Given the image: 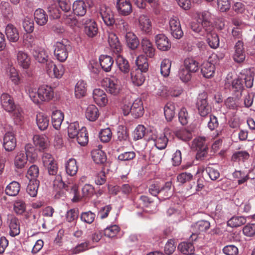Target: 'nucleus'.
Masks as SVG:
<instances>
[{
  "label": "nucleus",
  "instance_id": "obj_1",
  "mask_svg": "<svg viewBox=\"0 0 255 255\" xmlns=\"http://www.w3.org/2000/svg\"><path fill=\"white\" fill-rule=\"evenodd\" d=\"M24 89L31 100L36 104L42 102H48L54 96L52 88L47 85L41 86L37 90L33 84L27 83L24 86Z\"/></svg>",
  "mask_w": 255,
  "mask_h": 255
},
{
  "label": "nucleus",
  "instance_id": "obj_2",
  "mask_svg": "<svg viewBox=\"0 0 255 255\" xmlns=\"http://www.w3.org/2000/svg\"><path fill=\"white\" fill-rule=\"evenodd\" d=\"M67 132L69 138L76 139L78 143L81 145H85L88 142L86 128L83 127L80 129L78 122L70 124L68 127Z\"/></svg>",
  "mask_w": 255,
  "mask_h": 255
},
{
  "label": "nucleus",
  "instance_id": "obj_3",
  "mask_svg": "<svg viewBox=\"0 0 255 255\" xmlns=\"http://www.w3.org/2000/svg\"><path fill=\"white\" fill-rule=\"evenodd\" d=\"M242 80H244L245 85L247 88H250L253 85V75L249 70L244 71L241 74V77L235 79L232 82V88L236 92H239L241 94L244 89Z\"/></svg>",
  "mask_w": 255,
  "mask_h": 255
},
{
  "label": "nucleus",
  "instance_id": "obj_4",
  "mask_svg": "<svg viewBox=\"0 0 255 255\" xmlns=\"http://www.w3.org/2000/svg\"><path fill=\"white\" fill-rule=\"evenodd\" d=\"M0 102L2 107L8 112H12L15 118L21 120L22 110L20 108H16L12 99L7 94H2L0 96Z\"/></svg>",
  "mask_w": 255,
  "mask_h": 255
},
{
  "label": "nucleus",
  "instance_id": "obj_5",
  "mask_svg": "<svg viewBox=\"0 0 255 255\" xmlns=\"http://www.w3.org/2000/svg\"><path fill=\"white\" fill-rule=\"evenodd\" d=\"M103 85L108 93L114 96H117L120 94L122 88L120 80L115 77L104 79Z\"/></svg>",
  "mask_w": 255,
  "mask_h": 255
},
{
  "label": "nucleus",
  "instance_id": "obj_6",
  "mask_svg": "<svg viewBox=\"0 0 255 255\" xmlns=\"http://www.w3.org/2000/svg\"><path fill=\"white\" fill-rule=\"evenodd\" d=\"M70 46L68 41L63 40L57 42L54 45V54L60 62H64L67 58Z\"/></svg>",
  "mask_w": 255,
  "mask_h": 255
},
{
  "label": "nucleus",
  "instance_id": "obj_7",
  "mask_svg": "<svg viewBox=\"0 0 255 255\" xmlns=\"http://www.w3.org/2000/svg\"><path fill=\"white\" fill-rule=\"evenodd\" d=\"M53 186L55 189H65L66 190L68 191L71 190V192L74 195L73 198V202H78L79 199V196L77 195V186L73 184H69L66 185L62 180L61 175L57 174L55 175V179L53 180Z\"/></svg>",
  "mask_w": 255,
  "mask_h": 255
},
{
  "label": "nucleus",
  "instance_id": "obj_8",
  "mask_svg": "<svg viewBox=\"0 0 255 255\" xmlns=\"http://www.w3.org/2000/svg\"><path fill=\"white\" fill-rule=\"evenodd\" d=\"M84 27V33L90 38H93L97 35L98 28L95 21L90 17H85L82 19L81 27Z\"/></svg>",
  "mask_w": 255,
  "mask_h": 255
},
{
  "label": "nucleus",
  "instance_id": "obj_9",
  "mask_svg": "<svg viewBox=\"0 0 255 255\" xmlns=\"http://www.w3.org/2000/svg\"><path fill=\"white\" fill-rule=\"evenodd\" d=\"M192 148L197 150L196 159L205 157L207 154V146L204 137H198L192 141Z\"/></svg>",
  "mask_w": 255,
  "mask_h": 255
},
{
  "label": "nucleus",
  "instance_id": "obj_10",
  "mask_svg": "<svg viewBox=\"0 0 255 255\" xmlns=\"http://www.w3.org/2000/svg\"><path fill=\"white\" fill-rule=\"evenodd\" d=\"M45 70L51 78H61L63 75L65 69L62 64L56 65L52 61L46 63Z\"/></svg>",
  "mask_w": 255,
  "mask_h": 255
},
{
  "label": "nucleus",
  "instance_id": "obj_11",
  "mask_svg": "<svg viewBox=\"0 0 255 255\" xmlns=\"http://www.w3.org/2000/svg\"><path fill=\"white\" fill-rule=\"evenodd\" d=\"M196 106L199 114L202 117L207 116L211 111V108L207 102L206 95L205 94H201L199 95Z\"/></svg>",
  "mask_w": 255,
  "mask_h": 255
},
{
  "label": "nucleus",
  "instance_id": "obj_12",
  "mask_svg": "<svg viewBox=\"0 0 255 255\" xmlns=\"http://www.w3.org/2000/svg\"><path fill=\"white\" fill-rule=\"evenodd\" d=\"M138 27L145 34H149L152 30V22L149 17L145 14H140L137 19Z\"/></svg>",
  "mask_w": 255,
  "mask_h": 255
},
{
  "label": "nucleus",
  "instance_id": "obj_13",
  "mask_svg": "<svg viewBox=\"0 0 255 255\" xmlns=\"http://www.w3.org/2000/svg\"><path fill=\"white\" fill-rule=\"evenodd\" d=\"M99 13L104 23L107 26H112L116 21L114 13L110 7L102 5L100 8Z\"/></svg>",
  "mask_w": 255,
  "mask_h": 255
},
{
  "label": "nucleus",
  "instance_id": "obj_14",
  "mask_svg": "<svg viewBox=\"0 0 255 255\" xmlns=\"http://www.w3.org/2000/svg\"><path fill=\"white\" fill-rule=\"evenodd\" d=\"M169 27L171 34L176 38L179 39L183 35L181 24L178 18L172 17L169 20Z\"/></svg>",
  "mask_w": 255,
  "mask_h": 255
},
{
  "label": "nucleus",
  "instance_id": "obj_15",
  "mask_svg": "<svg viewBox=\"0 0 255 255\" xmlns=\"http://www.w3.org/2000/svg\"><path fill=\"white\" fill-rule=\"evenodd\" d=\"M38 152H40L39 150L35 149L31 144L28 143L25 146V153H19L17 155V159H22L25 157L26 159H36L38 157Z\"/></svg>",
  "mask_w": 255,
  "mask_h": 255
},
{
  "label": "nucleus",
  "instance_id": "obj_16",
  "mask_svg": "<svg viewBox=\"0 0 255 255\" xmlns=\"http://www.w3.org/2000/svg\"><path fill=\"white\" fill-rule=\"evenodd\" d=\"M116 8L118 13L123 16L129 15L132 11L129 0H117Z\"/></svg>",
  "mask_w": 255,
  "mask_h": 255
},
{
  "label": "nucleus",
  "instance_id": "obj_17",
  "mask_svg": "<svg viewBox=\"0 0 255 255\" xmlns=\"http://www.w3.org/2000/svg\"><path fill=\"white\" fill-rule=\"evenodd\" d=\"M140 46L145 56L149 58H153L155 54V48L151 41L146 37L142 39Z\"/></svg>",
  "mask_w": 255,
  "mask_h": 255
},
{
  "label": "nucleus",
  "instance_id": "obj_18",
  "mask_svg": "<svg viewBox=\"0 0 255 255\" xmlns=\"http://www.w3.org/2000/svg\"><path fill=\"white\" fill-rule=\"evenodd\" d=\"M234 53L233 55V58L237 63L243 62L246 58L245 51L243 42L239 40L234 47Z\"/></svg>",
  "mask_w": 255,
  "mask_h": 255
},
{
  "label": "nucleus",
  "instance_id": "obj_19",
  "mask_svg": "<svg viewBox=\"0 0 255 255\" xmlns=\"http://www.w3.org/2000/svg\"><path fill=\"white\" fill-rule=\"evenodd\" d=\"M155 42L158 49L161 51H167L171 47V43L168 37L164 34H158L154 37Z\"/></svg>",
  "mask_w": 255,
  "mask_h": 255
},
{
  "label": "nucleus",
  "instance_id": "obj_20",
  "mask_svg": "<svg viewBox=\"0 0 255 255\" xmlns=\"http://www.w3.org/2000/svg\"><path fill=\"white\" fill-rule=\"evenodd\" d=\"M93 97L95 102L100 107L105 106L108 99L106 93L100 89H95L93 92Z\"/></svg>",
  "mask_w": 255,
  "mask_h": 255
},
{
  "label": "nucleus",
  "instance_id": "obj_21",
  "mask_svg": "<svg viewBox=\"0 0 255 255\" xmlns=\"http://www.w3.org/2000/svg\"><path fill=\"white\" fill-rule=\"evenodd\" d=\"M108 42L112 50L116 54H118L122 51V46L118 37L114 32H109Z\"/></svg>",
  "mask_w": 255,
  "mask_h": 255
},
{
  "label": "nucleus",
  "instance_id": "obj_22",
  "mask_svg": "<svg viewBox=\"0 0 255 255\" xmlns=\"http://www.w3.org/2000/svg\"><path fill=\"white\" fill-rule=\"evenodd\" d=\"M5 34L8 41L16 42L19 38V33L17 28L11 24L6 25L5 29Z\"/></svg>",
  "mask_w": 255,
  "mask_h": 255
},
{
  "label": "nucleus",
  "instance_id": "obj_23",
  "mask_svg": "<svg viewBox=\"0 0 255 255\" xmlns=\"http://www.w3.org/2000/svg\"><path fill=\"white\" fill-rule=\"evenodd\" d=\"M3 147L7 151H12L16 145V139L11 132H6L3 137Z\"/></svg>",
  "mask_w": 255,
  "mask_h": 255
},
{
  "label": "nucleus",
  "instance_id": "obj_24",
  "mask_svg": "<svg viewBox=\"0 0 255 255\" xmlns=\"http://www.w3.org/2000/svg\"><path fill=\"white\" fill-rule=\"evenodd\" d=\"M72 8L75 15L82 16L86 13L87 5L83 0H77L73 2Z\"/></svg>",
  "mask_w": 255,
  "mask_h": 255
},
{
  "label": "nucleus",
  "instance_id": "obj_25",
  "mask_svg": "<svg viewBox=\"0 0 255 255\" xmlns=\"http://www.w3.org/2000/svg\"><path fill=\"white\" fill-rule=\"evenodd\" d=\"M31 53L35 59L39 63H44L48 58L47 52L41 47H35L31 49Z\"/></svg>",
  "mask_w": 255,
  "mask_h": 255
},
{
  "label": "nucleus",
  "instance_id": "obj_26",
  "mask_svg": "<svg viewBox=\"0 0 255 255\" xmlns=\"http://www.w3.org/2000/svg\"><path fill=\"white\" fill-rule=\"evenodd\" d=\"M64 118V114L60 110L53 111L51 114V121L53 126L56 129H59L60 128Z\"/></svg>",
  "mask_w": 255,
  "mask_h": 255
},
{
  "label": "nucleus",
  "instance_id": "obj_27",
  "mask_svg": "<svg viewBox=\"0 0 255 255\" xmlns=\"http://www.w3.org/2000/svg\"><path fill=\"white\" fill-rule=\"evenodd\" d=\"M33 142L34 145L40 149H45L49 145V140L48 137L44 134H35L33 136Z\"/></svg>",
  "mask_w": 255,
  "mask_h": 255
},
{
  "label": "nucleus",
  "instance_id": "obj_28",
  "mask_svg": "<svg viewBox=\"0 0 255 255\" xmlns=\"http://www.w3.org/2000/svg\"><path fill=\"white\" fill-rule=\"evenodd\" d=\"M16 57L17 63L20 67L25 69L29 68L30 65V58L26 52L18 51Z\"/></svg>",
  "mask_w": 255,
  "mask_h": 255
},
{
  "label": "nucleus",
  "instance_id": "obj_29",
  "mask_svg": "<svg viewBox=\"0 0 255 255\" xmlns=\"http://www.w3.org/2000/svg\"><path fill=\"white\" fill-rule=\"evenodd\" d=\"M116 63L119 69L126 74L129 71L130 66L128 61L119 53L117 54Z\"/></svg>",
  "mask_w": 255,
  "mask_h": 255
},
{
  "label": "nucleus",
  "instance_id": "obj_30",
  "mask_svg": "<svg viewBox=\"0 0 255 255\" xmlns=\"http://www.w3.org/2000/svg\"><path fill=\"white\" fill-rule=\"evenodd\" d=\"M99 61L100 65L104 71L108 72L111 70L114 63V60L111 56L107 55H101L99 57Z\"/></svg>",
  "mask_w": 255,
  "mask_h": 255
},
{
  "label": "nucleus",
  "instance_id": "obj_31",
  "mask_svg": "<svg viewBox=\"0 0 255 255\" xmlns=\"http://www.w3.org/2000/svg\"><path fill=\"white\" fill-rule=\"evenodd\" d=\"M215 67L214 64L209 61H205L201 66L203 75L207 78L212 77L215 73Z\"/></svg>",
  "mask_w": 255,
  "mask_h": 255
},
{
  "label": "nucleus",
  "instance_id": "obj_32",
  "mask_svg": "<svg viewBox=\"0 0 255 255\" xmlns=\"http://www.w3.org/2000/svg\"><path fill=\"white\" fill-rule=\"evenodd\" d=\"M131 114L135 118H137L143 114V108L140 100L136 99L131 104Z\"/></svg>",
  "mask_w": 255,
  "mask_h": 255
},
{
  "label": "nucleus",
  "instance_id": "obj_33",
  "mask_svg": "<svg viewBox=\"0 0 255 255\" xmlns=\"http://www.w3.org/2000/svg\"><path fill=\"white\" fill-rule=\"evenodd\" d=\"M100 164L103 165L102 169L100 172L97 174L95 180V183L98 185H102L106 182V177L104 170H105V167L108 165L109 166L110 163L107 162V160H105L104 161L100 160Z\"/></svg>",
  "mask_w": 255,
  "mask_h": 255
},
{
  "label": "nucleus",
  "instance_id": "obj_34",
  "mask_svg": "<svg viewBox=\"0 0 255 255\" xmlns=\"http://www.w3.org/2000/svg\"><path fill=\"white\" fill-rule=\"evenodd\" d=\"M171 182H166L165 184V186L163 187L161 189H159V187L155 184L151 185L149 189V192L150 193L153 195L156 196V195L158 193H162L163 192H167L170 191L171 189ZM167 196H170L167 193Z\"/></svg>",
  "mask_w": 255,
  "mask_h": 255
},
{
  "label": "nucleus",
  "instance_id": "obj_35",
  "mask_svg": "<svg viewBox=\"0 0 255 255\" xmlns=\"http://www.w3.org/2000/svg\"><path fill=\"white\" fill-rule=\"evenodd\" d=\"M86 118L90 121H95L99 116V110L94 105H89L85 112Z\"/></svg>",
  "mask_w": 255,
  "mask_h": 255
},
{
  "label": "nucleus",
  "instance_id": "obj_36",
  "mask_svg": "<svg viewBox=\"0 0 255 255\" xmlns=\"http://www.w3.org/2000/svg\"><path fill=\"white\" fill-rule=\"evenodd\" d=\"M34 19L39 25H45L48 20V16L44 10L41 8L37 9L34 12Z\"/></svg>",
  "mask_w": 255,
  "mask_h": 255
},
{
  "label": "nucleus",
  "instance_id": "obj_37",
  "mask_svg": "<svg viewBox=\"0 0 255 255\" xmlns=\"http://www.w3.org/2000/svg\"><path fill=\"white\" fill-rule=\"evenodd\" d=\"M116 29L121 33L127 34L131 32L130 27L127 21L123 18H118L115 22Z\"/></svg>",
  "mask_w": 255,
  "mask_h": 255
},
{
  "label": "nucleus",
  "instance_id": "obj_38",
  "mask_svg": "<svg viewBox=\"0 0 255 255\" xmlns=\"http://www.w3.org/2000/svg\"><path fill=\"white\" fill-rule=\"evenodd\" d=\"M178 249L183 254L193 255L195 251L193 244L191 242H183L179 244Z\"/></svg>",
  "mask_w": 255,
  "mask_h": 255
},
{
  "label": "nucleus",
  "instance_id": "obj_39",
  "mask_svg": "<svg viewBox=\"0 0 255 255\" xmlns=\"http://www.w3.org/2000/svg\"><path fill=\"white\" fill-rule=\"evenodd\" d=\"M9 235L11 237H15L20 233V225L18 220L13 217L10 220L9 224Z\"/></svg>",
  "mask_w": 255,
  "mask_h": 255
},
{
  "label": "nucleus",
  "instance_id": "obj_40",
  "mask_svg": "<svg viewBox=\"0 0 255 255\" xmlns=\"http://www.w3.org/2000/svg\"><path fill=\"white\" fill-rule=\"evenodd\" d=\"M125 38L128 46L131 49H136L139 45L137 36L131 31L125 35Z\"/></svg>",
  "mask_w": 255,
  "mask_h": 255
},
{
  "label": "nucleus",
  "instance_id": "obj_41",
  "mask_svg": "<svg viewBox=\"0 0 255 255\" xmlns=\"http://www.w3.org/2000/svg\"><path fill=\"white\" fill-rule=\"evenodd\" d=\"M131 79L133 84L137 86H141L145 81V77L142 72L135 70L131 72Z\"/></svg>",
  "mask_w": 255,
  "mask_h": 255
},
{
  "label": "nucleus",
  "instance_id": "obj_42",
  "mask_svg": "<svg viewBox=\"0 0 255 255\" xmlns=\"http://www.w3.org/2000/svg\"><path fill=\"white\" fill-rule=\"evenodd\" d=\"M49 118L45 114L40 113L36 116V124L41 130L46 129L49 125Z\"/></svg>",
  "mask_w": 255,
  "mask_h": 255
},
{
  "label": "nucleus",
  "instance_id": "obj_43",
  "mask_svg": "<svg viewBox=\"0 0 255 255\" xmlns=\"http://www.w3.org/2000/svg\"><path fill=\"white\" fill-rule=\"evenodd\" d=\"M87 91L86 83L83 80H79L75 87V95L77 98L85 96Z\"/></svg>",
  "mask_w": 255,
  "mask_h": 255
},
{
  "label": "nucleus",
  "instance_id": "obj_44",
  "mask_svg": "<svg viewBox=\"0 0 255 255\" xmlns=\"http://www.w3.org/2000/svg\"><path fill=\"white\" fill-rule=\"evenodd\" d=\"M20 189V184L17 182L12 181L6 186L5 192L8 196H15L18 194Z\"/></svg>",
  "mask_w": 255,
  "mask_h": 255
},
{
  "label": "nucleus",
  "instance_id": "obj_45",
  "mask_svg": "<svg viewBox=\"0 0 255 255\" xmlns=\"http://www.w3.org/2000/svg\"><path fill=\"white\" fill-rule=\"evenodd\" d=\"M156 147L159 149H164L167 144L168 139L165 133L158 134L153 138Z\"/></svg>",
  "mask_w": 255,
  "mask_h": 255
},
{
  "label": "nucleus",
  "instance_id": "obj_46",
  "mask_svg": "<svg viewBox=\"0 0 255 255\" xmlns=\"http://www.w3.org/2000/svg\"><path fill=\"white\" fill-rule=\"evenodd\" d=\"M135 64L138 69L142 72H146L148 69V63L146 56L144 55H139L135 60Z\"/></svg>",
  "mask_w": 255,
  "mask_h": 255
},
{
  "label": "nucleus",
  "instance_id": "obj_47",
  "mask_svg": "<svg viewBox=\"0 0 255 255\" xmlns=\"http://www.w3.org/2000/svg\"><path fill=\"white\" fill-rule=\"evenodd\" d=\"M39 186V181L38 180H32L29 181L26 188L27 193L31 197H36L37 194V191Z\"/></svg>",
  "mask_w": 255,
  "mask_h": 255
},
{
  "label": "nucleus",
  "instance_id": "obj_48",
  "mask_svg": "<svg viewBox=\"0 0 255 255\" xmlns=\"http://www.w3.org/2000/svg\"><path fill=\"white\" fill-rule=\"evenodd\" d=\"M247 222L246 218L243 216H234L227 222V225L232 228H237Z\"/></svg>",
  "mask_w": 255,
  "mask_h": 255
},
{
  "label": "nucleus",
  "instance_id": "obj_49",
  "mask_svg": "<svg viewBox=\"0 0 255 255\" xmlns=\"http://www.w3.org/2000/svg\"><path fill=\"white\" fill-rule=\"evenodd\" d=\"M64 19L65 22L73 28L81 27L82 19L78 20L74 15L67 14L64 15Z\"/></svg>",
  "mask_w": 255,
  "mask_h": 255
},
{
  "label": "nucleus",
  "instance_id": "obj_50",
  "mask_svg": "<svg viewBox=\"0 0 255 255\" xmlns=\"http://www.w3.org/2000/svg\"><path fill=\"white\" fill-rule=\"evenodd\" d=\"M182 66L192 73L196 72L198 70V62L192 58H186Z\"/></svg>",
  "mask_w": 255,
  "mask_h": 255
},
{
  "label": "nucleus",
  "instance_id": "obj_51",
  "mask_svg": "<svg viewBox=\"0 0 255 255\" xmlns=\"http://www.w3.org/2000/svg\"><path fill=\"white\" fill-rule=\"evenodd\" d=\"M175 106L173 103H167L164 107V113L166 119L171 121L175 116Z\"/></svg>",
  "mask_w": 255,
  "mask_h": 255
},
{
  "label": "nucleus",
  "instance_id": "obj_52",
  "mask_svg": "<svg viewBox=\"0 0 255 255\" xmlns=\"http://www.w3.org/2000/svg\"><path fill=\"white\" fill-rule=\"evenodd\" d=\"M171 61L168 59H163L160 64V73L164 77L169 76L170 72Z\"/></svg>",
  "mask_w": 255,
  "mask_h": 255
},
{
  "label": "nucleus",
  "instance_id": "obj_53",
  "mask_svg": "<svg viewBox=\"0 0 255 255\" xmlns=\"http://www.w3.org/2000/svg\"><path fill=\"white\" fill-rule=\"evenodd\" d=\"M79 216V210L78 209L73 208L68 210L66 214V220L68 222L73 223L75 224Z\"/></svg>",
  "mask_w": 255,
  "mask_h": 255
},
{
  "label": "nucleus",
  "instance_id": "obj_54",
  "mask_svg": "<svg viewBox=\"0 0 255 255\" xmlns=\"http://www.w3.org/2000/svg\"><path fill=\"white\" fill-rule=\"evenodd\" d=\"M198 18L201 21L202 25L209 27L210 26L211 14L209 11L205 10L198 14Z\"/></svg>",
  "mask_w": 255,
  "mask_h": 255
},
{
  "label": "nucleus",
  "instance_id": "obj_55",
  "mask_svg": "<svg viewBox=\"0 0 255 255\" xmlns=\"http://www.w3.org/2000/svg\"><path fill=\"white\" fill-rule=\"evenodd\" d=\"M43 164L47 165V170L49 175H57V173L58 168L56 160H44Z\"/></svg>",
  "mask_w": 255,
  "mask_h": 255
},
{
  "label": "nucleus",
  "instance_id": "obj_56",
  "mask_svg": "<svg viewBox=\"0 0 255 255\" xmlns=\"http://www.w3.org/2000/svg\"><path fill=\"white\" fill-rule=\"evenodd\" d=\"M66 171L69 175H75L78 171V165L76 160H69L66 165Z\"/></svg>",
  "mask_w": 255,
  "mask_h": 255
},
{
  "label": "nucleus",
  "instance_id": "obj_57",
  "mask_svg": "<svg viewBox=\"0 0 255 255\" xmlns=\"http://www.w3.org/2000/svg\"><path fill=\"white\" fill-rule=\"evenodd\" d=\"M209 222L205 220H201L198 221L194 226L195 229L198 233L205 232L210 227Z\"/></svg>",
  "mask_w": 255,
  "mask_h": 255
},
{
  "label": "nucleus",
  "instance_id": "obj_58",
  "mask_svg": "<svg viewBox=\"0 0 255 255\" xmlns=\"http://www.w3.org/2000/svg\"><path fill=\"white\" fill-rule=\"evenodd\" d=\"M191 72L184 66H181L178 72V76L183 82H188L191 78Z\"/></svg>",
  "mask_w": 255,
  "mask_h": 255
},
{
  "label": "nucleus",
  "instance_id": "obj_59",
  "mask_svg": "<svg viewBox=\"0 0 255 255\" xmlns=\"http://www.w3.org/2000/svg\"><path fill=\"white\" fill-rule=\"evenodd\" d=\"M120 230V228L118 226L114 225L106 228L104 231V234L108 238H113L117 235Z\"/></svg>",
  "mask_w": 255,
  "mask_h": 255
},
{
  "label": "nucleus",
  "instance_id": "obj_60",
  "mask_svg": "<svg viewBox=\"0 0 255 255\" xmlns=\"http://www.w3.org/2000/svg\"><path fill=\"white\" fill-rule=\"evenodd\" d=\"M39 175V168L35 165H31L27 170L26 177L29 181L37 180Z\"/></svg>",
  "mask_w": 255,
  "mask_h": 255
},
{
  "label": "nucleus",
  "instance_id": "obj_61",
  "mask_svg": "<svg viewBox=\"0 0 255 255\" xmlns=\"http://www.w3.org/2000/svg\"><path fill=\"white\" fill-rule=\"evenodd\" d=\"M0 6L1 13L4 17L10 18L12 16V9L8 2H2Z\"/></svg>",
  "mask_w": 255,
  "mask_h": 255
},
{
  "label": "nucleus",
  "instance_id": "obj_62",
  "mask_svg": "<svg viewBox=\"0 0 255 255\" xmlns=\"http://www.w3.org/2000/svg\"><path fill=\"white\" fill-rule=\"evenodd\" d=\"M112 136V133L110 128L103 129L99 133L100 140L103 142H109Z\"/></svg>",
  "mask_w": 255,
  "mask_h": 255
},
{
  "label": "nucleus",
  "instance_id": "obj_63",
  "mask_svg": "<svg viewBox=\"0 0 255 255\" xmlns=\"http://www.w3.org/2000/svg\"><path fill=\"white\" fill-rule=\"evenodd\" d=\"M14 212L17 215H22L26 210V205L23 201L17 200L13 205Z\"/></svg>",
  "mask_w": 255,
  "mask_h": 255
},
{
  "label": "nucleus",
  "instance_id": "obj_64",
  "mask_svg": "<svg viewBox=\"0 0 255 255\" xmlns=\"http://www.w3.org/2000/svg\"><path fill=\"white\" fill-rule=\"evenodd\" d=\"M95 218V214L91 211L83 212L80 216V219L83 222L89 224L94 222Z\"/></svg>",
  "mask_w": 255,
  "mask_h": 255
}]
</instances>
